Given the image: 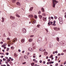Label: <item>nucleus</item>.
I'll return each mask as SVG.
<instances>
[{"label":"nucleus","mask_w":66,"mask_h":66,"mask_svg":"<svg viewBox=\"0 0 66 66\" xmlns=\"http://www.w3.org/2000/svg\"><path fill=\"white\" fill-rule=\"evenodd\" d=\"M3 61H5V60H6V59H5V58H3Z\"/></svg>","instance_id":"4c0bfd02"},{"label":"nucleus","mask_w":66,"mask_h":66,"mask_svg":"<svg viewBox=\"0 0 66 66\" xmlns=\"http://www.w3.org/2000/svg\"><path fill=\"white\" fill-rule=\"evenodd\" d=\"M7 60L9 62H10V59H8Z\"/></svg>","instance_id":"f704fd0d"},{"label":"nucleus","mask_w":66,"mask_h":66,"mask_svg":"<svg viewBox=\"0 0 66 66\" xmlns=\"http://www.w3.org/2000/svg\"><path fill=\"white\" fill-rule=\"evenodd\" d=\"M0 62H2V60L1 59L0 60Z\"/></svg>","instance_id":"6e6d98bb"},{"label":"nucleus","mask_w":66,"mask_h":66,"mask_svg":"<svg viewBox=\"0 0 66 66\" xmlns=\"http://www.w3.org/2000/svg\"><path fill=\"white\" fill-rule=\"evenodd\" d=\"M47 18L46 17H43V20H44V21H46L47 20V19H46Z\"/></svg>","instance_id":"9b49d317"},{"label":"nucleus","mask_w":66,"mask_h":66,"mask_svg":"<svg viewBox=\"0 0 66 66\" xmlns=\"http://www.w3.org/2000/svg\"><path fill=\"white\" fill-rule=\"evenodd\" d=\"M57 31H58V30H60V29L59 28H57Z\"/></svg>","instance_id":"13d9d810"},{"label":"nucleus","mask_w":66,"mask_h":66,"mask_svg":"<svg viewBox=\"0 0 66 66\" xmlns=\"http://www.w3.org/2000/svg\"><path fill=\"white\" fill-rule=\"evenodd\" d=\"M31 65L32 66H33L34 65V63L33 62L31 64Z\"/></svg>","instance_id":"4be33fe9"},{"label":"nucleus","mask_w":66,"mask_h":66,"mask_svg":"<svg viewBox=\"0 0 66 66\" xmlns=\"http://www.w3.org/2000/svg\"><path fill=\"white\" fill-rule=\"evenodd\" d=\"M56 45L57 47H59V43H57L56 44Z\"/></svg>","instance_id":"dca6fc26"},{"label":"nucleus","mask_w":66,"mask_h":66,"mask_svg":"<svg viewBox=\"0 0 66 66\" xmlns=\"http://www.w3.org/2000/svg\"><path fill=\"white\" fill-rule=\"evenodd\" d=\"M13 43H15V42H16V41H17V39L16 38H15L13 39Z\"/></svg>","instance_id":"423d86ee"},{"label":"nucleus","mask_w":66,"mask_h":66,"mask_svg":"<svg viewBox=\"0 0 66 66\" xmlns=\"http://www.w3.org/2000/svg\"><path fill=\"white\" fill-rule=\"evenodd\" d=\"M23 31L24 33H25L26 32V29L25 28H23Z\"/></svg>","instance_id":"9d476101"},{"label":"nucleus","mask_w":66,"mask_h":66,"mask_svg":"<svg viewBox=\"0 0 66 66\" xmlns=\"http://www.w3.org/2000/svg\"><path fill=\"white\" fill-rule=\"evenodd\" d=\"M46 59H48V56L46 57Z\"/></svg>","instance_id":"338daca9"},{"label":"nucleus","mask_w":66,"mask_h":66,"mask_svg":"<svg viewBox=\"0 0 66 66\" xmlns=\"http://www.w3.org/2000/svg\"><path fill=\"white\" fill-rule=\"evenodd\" d=\"M0 43L1 44H3V42H0Z\"/></svg>","instance_id":"5fc2aeb1"},{"label":"nucleus","mask_w":66,"mask_h":66,"mask_svg":"<svg viewBox=\"0 0 66 66\" xmlns=\"http://www.w3.org/2000/svg\"><path fill=\"white\" fill-rule=\"evenodd\" d=\"M55 53H57V51H56L55 52Z\"/></svg>","instance_id":"4d7b16f0"},{"label":"nucleus","mask_w":66,"mask_h":66,"mask_svg":"<svg viewBox=\"0 0 66 66\" xmlns=\"http://www.w3.org/2000/svg\"><path fill=\"white\" fill-rule=\"evenodd\" d=\"M55 22H56V21H55V20L53 22V23L52 25L54 26H55L56 25V24H55Z\"/></svg>","instance_id":"1a4fd4ad"},{"label":"nucleus","mask_w":66,"mask_h":66,"mask_svg":"<svg viewBox=\"0 0 66 66\" xmlns=\"http://www.w3.org/2000/svg\"><path fill=\"white\" fill-rule=\"evenodd\" d=\"M34 17L35 18H37V16H36V15H35L34 16Z\"/></svg>","instance_id":"7c9ffc66"},{"label":"nucleus","mask_w":66,"mask_h":66,"mask_svg":"<svg viewBox=\"0 0 66 66\" xmlns=\"http://www.w3.org/2000/svg\"><path fill=\"white\" fill-rule=\"evenodd\" d=\"M45 61H44L43 62V64H45Z\"/></svg>","instance_id":"de8ad7c7"},{"label":"nucleus","mask_w":66,"mask_h":66,"mask_svg":"<svg viewBox=\"0 0 66 66\" xmlns=\"http://www.w3.org/2000/svg\"><path fill=\"white\" fill-rule=\"evenodd\" d=\"M59 22L60 24H62L63 23V21H62V17H60L59 18Z\"/></svg>","instance_id":"7ed1b4c3"},{"label":"nucleus","mask_w":66,"mask_h":66,"mask_svg":"<svg viewBox=\"0 0 66 66\" xmlns=\"http://www.w3.org/2000/svg\"><path fill=\"white\" fill-rule=\"evenodd\" d=\"M29 51H33V50H32V48L31 47H30L28 49Z\"/></svg>","instance_id":"6e6552de"},{"label":"nucleus","mask_w":66,"mask_h":66,"mask_svg":"<svg viewBox=\"0 0 66 66\" xmlns=\"http://www.w3.org/2000/svg\"><path fill=\"white\" fill-rule=\"evenodd\" d=\"M11 49L12 50H13V49H14V48H13V47H11Z\"/></svg>","instance_id":"2f4dec72"},{"label":"nucleus","mask_w":66,"mask_h":66,"mask_svg":"<svg viewBox=\"0 0 66 66\" xmlns=\"http://www.w3.org/2000/svg\"><path fill=\"white\" fill-rule=\"evenodd\" d=\"M21 51L20 50H18V52H20Z\"/></svg>","instance_id":"e2e57ef3"},{"label":"nucleus","mask_w":66,"mask_h":66,"mask_svg":"<svg viewBox=\"0 0 66 66\" xmlns=\"http://www.w3.org/2000/svg\"><path fill=\"white\" fill-rule=\"evenodd\" d=\"M19 60H22V58L21 57H20L19 58Z\"/></svg>","instance_id":"72a5a7b5"},{"label":"nucleus","mask_w":66,"mask_h":66,"mask_svg":"<svg viewBox=\"0 0 66 66\" xmlns=\"http://www.w3.org/2000/svg\"><path fill=\"white\" fill-rule=\"evenodd\" d=\"M16 4L17 5H19V6H20L21 5V4L20 3L18 2L17 3H16Z\"/></svg>","instance_id":"4468645a"},{"label":"nucleus","mask_w":66,"mask_h":66,"mask_svg":"<svg viewBox=\"0 0 66 66\" xmlns=\"http://www.w3.org/2000/svg\"><path fill=\"white\" fill-rule=\"evenodd\" d=\"M51 19H53L54 18H53V17L51 16Z\"/></svg>","instance_id":"37998d69"},{"label":"nucleus","mask_w":66,"mask_h":66,"mask_svg":"<svg viewBox=\"0 0 66 66\" xmlns=\"http://www.w3.org/2000/svg\"><path fill=\"white\" fill-rule=\"evenodd\" d=\"M57 41H58V42L59 41V37H57Z\"/></svg>","instance_id":"b1692460"},{"label":"nucleus","mask_w":66,"mask_h":66,"mask_svg":"<svg viewBox=\"0 0 66 66\" xmlns=\"http://www.w3.org/2000/svg\"><path fill=\"white\" fill-rule=\"evenodd\" d=\"M33 7H31L30 10H29V11H32V10H33Z\"/></svg>","instance_id":"2eb2a0df"},{"label":"nucleus","mask_w":66,"mask_h":66,"mask_svg":"<svg viewBox=\"0 0 66 66\" xmlns=\"http://www.w3.org/2000/svg\"><path fill=\"white\" fill-rule=\"evenodd\" d=\"M29 16L31 18H32V19H31V20L33 21L32 23H36V20L33 21V16L32 15L30 14L29 15Z\"/></svg>","instance_id":"f03ea898"},{"label":"nucleus","mask_w":66,"mask_h":66,"mask_svg":"<svg viewBox=\"0 0 66 66\" xmlns=\"http://www.w3.org/2000/svg\"><path fill=\"white\" fill-rule=\"evenodd\" d=\"M55 65H56V66H58V63H56V64H55Z\"/></svg>","instance_id":"09e8293b"},{"label":"nucleus","mask_w":66,"mask_h":66,"mask_svg":"<svg viewBox=\"0 0 66 66\" xmlns=\"http://www.w3.org/2000/svg\"><path fill=\"white\" fill-rule=\"evenodd\" d=\"M42 15L43 16H45V14L44 13H43V14H42Z\"/></svg>","instance_id":"cd10ccee"},{"label":"nucleus","mask_w":66,"mask_h":66,"mask_svg":"<svg viewBox=\"0 0 66 66\" xmlns=\"http://www.w3.org/2000/svg\"><path fill=\"white\" fill-rule=\"evenodd\" d=\"M39 18L41 19V18H42V16L41 15H39Z\"/></svg>","instance_id":"c85d7f7f"},{"label":"nucleus","mask_w":66,"mask_h":66,"mask_svg":"<svg viewBox=\"0 0 66 66\" xmlns=\"http://www.w3.org/2000/svg\"><path fill=\"white\" fill-rule=\"evenodd\" d=\"M2 20H3V21H2V22H4V18H2Z\"/></svg>","instance_id":"bb28decb"},{"label":"nucleus","mask_w":66,"mask_h":66,"mask_svg":"<svg viewBox=\"0 0 66 66\" xmlns=\"http://www.w3.org/2000/svg\"><path fill=\"white\" fill-rule=\"evenodd\" d=\"M57 29L58 28L57 27H54V29L55 30H56V31H57Z\"/></svg>","instance_id":"f3484780"},{"label":"nucleus","mask_w":66,"mask_h":66,"mask_svg":"<svg viewBox=\"0 0 66 66\" xmlns=\"http://www.w3.org/2000/svg\"><path fill=\"white\" fill-rule=\"evenodd\" d=\"M53 46V45H52V44L51 43H50L49 47V48H52V47Z\"/></svg>","instance_id":"0eeeda50"},{"label":"nucleus","mask_w":66,"mask_h":66,"mask_svg":"<svg viewBox=\"0 0 66 66\" xmlns=\"http://www.w3.org/2000/svg\"><path fill=\"white\" fill-rule=\"evenodd\" d=\"M36 60L35 59H33V62H35V61Z\"/></svg>","instance_id":"79ce46f5"},{"label":"nucleus","mask_w":66,"mask_h":66,"mask_svg":"<svg viewBox=\"0 0 66 66\" xmlns=\"http://www.w3.org/2000/svg\"><path fill=\"white\" fill-rule=\"evenodd\" d=\"M63 52H66V50H64L63 51Z\"/></svg>","instance_id":"69168bd1"},{"label":"nucleus","mask_w":66,"mask_h":66,"mask_svg":"<svg viewBox=\"0 0 66 66\" xmlns=\"http://www.w3.org/2000/svg\"><path fill=\"white\" fill-rule=\"evenodd\" d=\"M1 54L2 55H4V53H1Z\"/></svg>","instance_id":"680f3d73"},{"label":"nucleus","mask_w":66,"mask_h":66,"mask_svg":"<svg viewBox=\"0 0 66 66\" xmlns=\"http://www.w3.org/2000/svg\"><path fill=\"white\" fill-rule=\"evenodd\" d=\"M39 51H42V48H40Z\"/></svg>","instance_id":"c03bdc74"},{"label":"nucleus","mask_w":66,"mask_h":66,"mask_svg":"<svg viewBox=\"0 0 66 66\" xmlns=\"http://www.w3.org/2000/svg\"><path fill=\"white\" fill-rule=\"evenodd\" d=\"M44 54L45 55H47V54H48V53L46 52H44Z\"/></svg>","instance_id":"f8f14e48"},{"label":"nucleus","mask_w":66,"mask_h":66,"mask_svg":"<svg viewBox=\"0 0 66 66\" xmlns=\"http://www.w3.org/2000/svg\"><path fill=\"white\" fill-rule=\"evenodd\" d=\"M9 48H7V50H9Z\"/></svg>","instance_id":"603ef678"},{"label":"nucleus","mask_w":66,"mask_h":66,"mask_svg":"<svg viewBox=\"0 0 66 66\" xmlns=\"http://www.w3.org/2000/svg\"><path fill=\"white\" fill-rule=\"evenodd\" d=\"M4 46H6V43L4 44Z\"/></svg>","instance_id":"a19ab883"},{"label":"nucleus","mask_w":66,"mask_h":66,"mask_svg":"<svg viewBox=\"0 0 66 66\" xmlns=\"http://www.w3.org/2000/svg\"><path fill=\"white\" fill-rule=\"evenodd\" d=\"M7 40H10V38H7Z\"/></svg>","instance_id":"ea45409f"},{"label":"nucleus","mask_w":66,"mask_h":66,"mask_svg":"<svg viewBox=\"0 0 66 66\" xmlns=\"http://www.w3.org/2000/svg\"><path fill=\"white\" fill-rule=\"evenodd\" d=\"M61 55H63V54H64V53H61Z\"/></svg>","instance_id":"bf43d9fd"},{"label":"nucleus","mask_w":66,"mask_h":66,"mask_svg":"<svg viewBox=\"0 0 66 66\" xmlns=\"http://www.w3.org/2000/svg\"><path fill=\"white\" fill-rule=\"evenodd\" d=\"M16 17H19V18L20 17V16L19 15L17 14L16 15Z\"/></svg>","instance_id":"a211bd4d"},{"label":"nucleus","mask_w":66,"mask_h":66,"mask_svg":"<svg viewBox=\"0 0 66 66\" xmlns=\"http://www.w3.org/2000/svg\"><path fill=\"white\" fill-rule=\"evenodd\" d=\"M25 40L24 39H22L21 40V42L22 43H23L24 42Z\"/></svg>","instance_id":"ddd939ff"},{"label":"nucleus","mask_w":66,"mask_h":66,"mask_svg":"<svg viewBox=\"0 0 66 66\" xmlns=\"http://www.w3.org/2000/svg\"><path fill=\"white\" fill-rule=\"evenodd\" d=\"M34 36V35H31L30 36V37L33 38V37Z\"/></svg>","instance_id":"c9c22d12"},{"label":"nucleus","mask_w":66,"mask_h":66,"mask_svg":"<svg viewBox=\"0 0 66 66\" xmlns=\"http://www.w3.org/2000/svg\"><path fill=\"white\" fill-rule=\"evenodd\" d=\"M48 62H49V61H50V59H48Z\"/></svg>","instance_id":"8fccbe9b"},{"label":"nucleus","mask_w":66,"mask_h":66,"mask_svg":"<svg viewBox=\"0 0 66 66\" xmlns=\"http://www.w3.org/2000/svg\"><path fill=\"white\" fill-rule=\"evenodd\" d=\"M53 7L55 8V4H57V3H58L59 2H57L56 0H53Z\"/></svg>","instance_id":"f257e3e1"},{"label":"nucleus","mask_w":66,"mask_h":66,"mask_svg":"<svg viewBox=\"0 0 66 66\" xmlns=\"http://www.w3.org/2000/svg\"><path fill=\"white\" fill-rule=\"evenodd\" d=\"M26 62H25L23 63L22 64H26Z\"/></svg>","instance_id":"49530a36"},{"label":"nucleus","mask_w":66,"mask_h":66,"mask_svg":"<svg viewBox=\"0 0 66 66\" xmlns=\"http://www.w3.org/2000/svg\"><path fill=\"white\" fill-rule=\"evenodd\" d=\"M42 11L43 12H45V10H44V8H42Z\"/></svg>","instance_id":"412c9836"},{"label":"nucleus","mask_w":66,"mask_h":66,"mask_svg":"<svg viewBox=\"0 0 66 66\" xmlns=\"http://www.w3.org/2000/svg\"><path fill=\"white\" fill-rule=\"evenodd\" d=\"M40 25H39V24H38L37 26V28H39V26H40Z\"/></svg>","instance_id":"a878e982"},{"label":"nucleus","mask_w":66,"mask_h":66,"mask_svg":"<svg viewBox=\"0 0 66 66\" xmlns=\"http://www.w3.org/2000/svg\"><path fill=\"white\" fill-rule=\"evenodd\" d=\"M41 13V11H39L38 12V13L39 14H40Z\"/></svg>","instance_id":"473e14b6"},{"label":"nucleus","mask_w":66,"mask_h":66,"mask_svg":"<svg viewBox=\"0 0 66 66\" xmlns=\"http://www.w3.org/2000/svg\"><path fill=\"white\" fill-rule=\"evenodd\" d=\"M33 40L32 38H30L29 39V42H32Z\"/></svg>","instance_id":"6ab92c4d"},{"label":"nucleus","mask_w":66,"mask_h":66,"mask_svg":"<svg viewBox=\"0 0 66 66\" xmlns=\"http://www.w3.org/2000/svg\"><path fill=\"white\" fill-rule=\"evenodd\" d=\"M42 51L43 52V51H45V50H43Z\"/></svg>","instance_id":"864d4df0"},{"label":"nucleus","mask_w":66,"mask_h":66,"mask_svg":"<svg viewBox=\"0 0 66 66\" xmlns=\"http://www.w3.org/2000/svg\"><path fill=\"white\" fill-rule=\"evenodd\" d=\"M51 19V17H49V20H50V19Z\"/></svg>","instance_id":"e433bc0d"},{"label":"nucleus","mask_w":66,"mask_h":66,"mask_svg":"<svg viewBox=\"0 0 66 66\" xmlns=\"http://www.w3.org/2000/svg\"><path fill=\"white\" fill-rule=\"evenodd\" d=\"M35 66H37L38 65H37V64H35Z\"/></svg>","instance_id":"774afa93"},{"label":"nucleus","mask_w":66,"mask_h":66,"mask_svg":"<svg viewBox=\"0 0 66 66\" xmlns=\"http://www.w3.org/2000/svg\"><path fill=\"white\" fill-rule=\"evenodd\" d=\"M60 55H61V54H58V56H60Z\"/></svg>","instance_id":"a18cd8bd"},{"label":"nucleus","mask_w":66,"mask_h":66,"mask_svg":"<svg viewBox=\"0 0 66 66\" xmlns=\"http://www.w3.org/2000/svg\"><path fill=\"white\" fill-rule=\"evenodd\" d=\"M47 65H49V62H48L47 63Z\"/></svg>","instance_id":"3c124183"},{"label":"nucleus","mask_w":66,"mask_h":66,"mask_svg":"<svg viewBox=\"0 0 66 66\" xmlns=\"http://www.w3.org/2000/svg\"><path fill=\"white\" fill-rule=\"evenodd\" d=\"M6 55H9V53H6Z\"/></svg>","instance_id":"58836bf2"},{"label":"nucleus","mask_w":66,"mask_h":66,"mask_svg":"<svg viewBox=\"0 0 66 66\" xmlns=\"http://www.w3.org/2000/svg\"><path fill=\"white\" fill-rule=\"evenodd\" d=\"M54 58L53 57H51V59L52 60H53Z\"/></svg>","instance_id":"0e129e2a"},{"label":"nucleus","mask_w":66,"mask_h":66,"mask_svg":"<svg viewBox=\"0 0 66 66\" xmlns=\"http://www.w3.org/2000/svg\"><path fill=\"white\" fill-rule=\"evenodd\" d=\"M14 56H15V57H17V55L16 54H15Z\"/></svg>","instance_id":"393cba45"},{"label":"nucleus","mask_w":66,"mask_h":66,"mask_svg":"<svg viewBox=\"0 0 66 66\" xmlns=\"http://www.w3.org/2000/svg\"><path fill=\"white\" fill-rule=\"evenodd\" d=\"M16 0H12V2H13V3H15Z\"/></svg>","instance_id":"5701e85b"},{"label":"nucleus","mask_w":66,"mask_h":66,"mask_svg":"<svg viewBox=\"0 0 66 66\" xmlns=\"http://www.w3.org/2000/svg\"><path fill=\"white\" fill-rule=\"evenodd\" d=\"M39 62L40 63H42V60H40L39 61Z\"/></svg>","instance_id":"052dcab7"},{"label":"nucleus","mask_w":66,"mask_h":66,"mask_svg":"<svg viewBox=\"0 0 66 66\" xmlns=\"http://www.w3.org/2000/svg\"><path fill=\"white\" fill-rule=\"evenodd\" d=\"M24 59H28V57H27V56L26 55L24 56Z\"/></svg>","instance_id":"aec40b11"},{"label":"nucleus","mask_w":66,"mask_h":66,"mask_svg":"<svg viewBox=\"0 0 66 66\" xmlns=\"http://www.w3.org/2000/svg\"><path fill=\"white\" fill-rule=\"evenodd\" d=\"M57 16H55L54 18V19H57Z\"/></svg>","instance_id":"c756f323"},{"label":"nucleus","mask_w":66,"mask_h":66,"mask_svg":"<svg viewBox=\"0 0 66 66\" xmlns=\"http://www.w3.org/2000/svg\"><path fill=\"white\" fill-rule=\"evenodd\" d=\"M17 26V23H14L12 24V27H15Z\"/></svg>","instance_id":"20e7f679"},{"label":"nucleus","mask_w":66,"mask_h":66,"mask_svg":"<svg viewBox=\"0 0 66 66\" xmlns=\"http://www.w3.org/2000/svg\"><path fill=\"white\" fill-rule=\"evenodd\" d=\"M10 18L11 19H12V20H14V19H15V18L14 16H10Z\"/></svg>","instance_id":"39448f33"}]
</instances>
